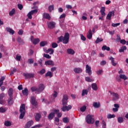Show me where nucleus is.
Here are the masks:
<instances>
[{"label": "nucleus", "instance_id": "obj_62", "mask_svg": "<svg viewBox=\"0 0 128 128\" xmlns=\"http://www.w3.org/2000/svg\"><path fill=\"white\" fill-rule=\"evenodd\" d=\"M44 72H46V70L44 69H42L40 72V74H44Z\"/></svg>", "mask_w": 128, "mask_h": 128}, {"label": "nucleus", "instance_id": "obj_46", "mask_svg": "<svg viewBox=\"0 0 128 128\" xmlns=\"http://www.w3.org/2000/svg\"><path fill=\"white\" fill-rule=\"evenodd\" d=\"M88 91L86 90H84L82 92V96H86V94H88Z\"/></svg>", "mask_w": 128, "mask_h": 128}, {"label": "nucleus", "instance_id": "obj_48", "mask_svg": "<svg viewBox=\"0 0 128 128\" xmlns=\"http://www.w3.org/2000/svg\"><path fill=\"white\" fill-rule=\"evenodd\" d=\"M16 12V10L14 9H12V10L10 12L9 14L10 16H14Z\"/></svg>", "mask_w": 128, "mask_h": 128}, {"label": "nucleus", "instance_id": "obj_35", "mask_svg": "<svg viewBox=\"0 0 128 128\" xmlns=\"http://www.w3.org/2000/svg\"><path fill=\"white\" fill-rule=\"evenodd\" d=\"M54 114H56L54 112H51L48 116V118L49 120H52L54 118Z\"/></svg>", "mask_w": 128, "mask_h": 128}, {"label": "nucleus", "instance_id": "obj_47", "mask_svg": "<svg viewBox=\"0 0 128 128\" xmlns=\"http://www.w3.org/2000/svg\"><path fill=\"white\" fill-rule=\"evenodd\" d=\"M107 118H116V115L114 114H108V116H107Z\"/></svg>", "mask_w": 128, "mask_h": 128}, {"label": "nucleus", "instance_id": "obj_43", "mask_svg": "<svg viewBox=\"0 0 128 128\" xmlns=\"http://www.w3.org/2000/svg\"><path fill=\"white\" fill-rule=\"evenodd\" d=\"M16 60H18V62H20V60L21 58H22V56L20 55L19 54H18L16 56Z\"/></svg>", "mask_w": 128, "mask_h": 128}, {"label": "nucleus", "instance_id": "obj_4", "mask_svg": "<svg viewBox=\"0 0 128 128\" xmlns=\"http://www.w3.org/2000/svg\"><path fill=\"white\" fill-rule=\"evenodd\" d=\"M20 112V118H24V114H26V105L24 104H21Z\"/></svg>", "mask_w": 128, "mask_h": 128}, {"label": "nucleus", "instance_id": "obj_6", "mask_svg": "<svg viewBox=\"0 0 128 128\" xmlns=\"http://www.w3.org/2000/svg\"><path fill=\"white\" fill-rule=\"evenodd\" d=\"M109 92L112 96V100H118L120 98V96L117 93H116L112 91H109Z\"/></svg>", "mask_w": 128, "mask_h": 128}, {"label": "nucleus", "instance_id": "obj_50", "mask_svg": "<svg viewBox=\"0 0 128 128\" xmlns=\"http://www.w3.org/2000/svg\"><path fill=\"white\" fill-rule=\"evenodd\" d=\"M6 111V108L4 107L0 108V112H4Z\"/></svg>", "mask_w": 128, "mask_h": 128}, {"label": "nucleus", "instance_id": "obj_41", "mask_svg": "<svg viewBox=\"0 0 128 128\" xmlns=\"http://www.w3.org/2000/svg\"><path fill=\"white\" fill-rule=\"evenodd\" d=\"M102 40H104L102 38H98L95 41V43L96 44H98L99 42H102Z\"/></svg>", "mask_w": 128, "mask_h": 128}, {"label": "nucleus", "instance_id": "obj_45", "mask_svg": "<svg viewBox=\"0 0 128 128\" xmlns=\"http://www.w3.org/2000/svg\"><path fill=\"white\" fill-rule=\"evenodd\" d=\"M118 122L122 124L124 122V118L122 117H118Z\"/></svg>", "mask_w": 128, "mask_h": 128}, {"label": "nucleus", "instance_id": "obj_57", "mask_svg": "<svg viewBox=\"0 0 128 128\" xmlns=\"http://www.w3.org/2000/svg\"><path fill=\"white\" fill-rule=\"evenodd\" d=\"M102 128H106V122H104V120L102 121Z\"/></svg>", "mask_w": 128, "mask_h": 128}, {"label": "nucleus", "instance_id": "obj_21", "mask_svg": "<svg viewBox=\"0 0 128 128\" xmlns=\"http://www.w3.org/2000/svg\"><path fill=\"white\" fill-rule=\"evenodd\" d=\"M87 38L88 40H92V30H90L88 34H87Z\"/></svg>", "mask_w": 128, "mask_h": 128}, {"label": "nucleus", "instance_id": "obj_19", "mask_svg": "<svg viewBox=\"0 0 128 128\" xmlns=\"http://www.w3.org/2000/svg\"><path fill=\"white\" fill-rule=\"evenodd\" d=\"M4 93H2L0 94V104H4Z\"/></svg>", "mask_w": 128, "mask_h": 128}, {"label": "nucleus", "instance_id": "obj_11", "mask_svg": "<svg viewBox=\"0 0 128 128\" xmlns=\"http://www.w3.org/2000/svg\"><path fill=\"white\" fill-rule=\"evenodd\" d=\"M31 104L34 106H38V102L36 100V98L34 96L31 97Z\"/></svg>", "mask_w": 128, "mask_h": 128}, {"label": "nucleus", "instance_id": "obj_32", "mask_svg": "<svg viewBox=\"0 0 128 128\" xmlns=\"http://www.w3.org/2000/svg\"><path fill=\"white\" fill-rule=\"evenodd\" d=\"M109 60H111L112 66H116V63L114 62V58L112 57H110L109 58Z\"/></svg>", "mask_w": 128, "mask_h": 128}, {"label": "nucleus", "instance_id": "obj_30", "mask_svg": "<svg viewBox=\"0 0 128 128\" xmlns=\"http://www.w3.org/2000/svg\"><path fill=\"white\" fill-rule=\"evenodd\" d=\"M74 72L76 74H80V73L82 72V70L80 68H75L74 69Z\"/></svg>", "mask_w": 128, "mask_h": 128}, {"label": "nucleus", "instance_id": "obj_2", "mask_svg": "<svg viewBox=\"0 0 128 128\" xmlns=\"http://www.w3.org/2000/svg\"><path fill=\"white\" fill-rule=\"evenodd\" d=\"M58 42H63V44H68L70 40V34L68 33H65L64 36H61L58 38Z\"/></svg>", "mask_w": 128, "mask_h": 128}, {"label": "nucleus", "instance_id": "obj_9", "mask_svg": "<svg viewBox=\"0 0 128 128\" xmlns=\"http://www.w3.org/2000/svg\"><path fill=\"white\" fill-rule=\"evenodd\" d=\"M56 22H48V26L49 28H56Z\"/></svg>", "mask_w": 128, "mask_h": 128}, {"label": "nucleus", "instance_id": "obj_12", "mask_svg": "<svg viewBox=\"0 0 128 128\" xmlns=\"http://www.w3.org/2000/svg\"><path fill=\"white\" fill-rule=\"evenodd\" d=\"M45 64L46 66H54V62L52 60H49L45 62Z\"/></svg>", "mask_w": 128, "mask_h": 128}, {"label": "nucleus", "instance_id": "obj_13", "mask_svg": "<svg viewBox=\"0 0 128 128\" xmlns=\"http://www.w3.org/2000/svg\"><path fill=\"white\" fill-rule=\"evenodd\" d=\"M114 16V12H109V13L106 16V18L107 20H112V16Z\"/></svg>", "mask_w": 128, "mask_h": 128}, {"label": "nucleus", "instance_id": "obj_59", "mask_svg": "<svg viewBox=\"0 0 128 128\" xmlns=\"http://www.w3.org/2000/svg\"><path fill=\"white\" fill-rule=\"evenodd\" d=\"M18 8H19V10H22V8H24V6H22V4H18Z\"/></svg>", "mask_w": 128, "mask_h": 128}, {"label": "nucleus", "instance_id": "obj_58", "mask_svg": "<svg viewBox=\"0 0 128 128\" xmlns=\"http://www.w3.org/2000/svg\"><path fill=\"white\" fill-rule=\"evenodd\" d=\"M44 56L46 58H52V56L48 54H44Z\"/></svg>", "mask_w": 128, "mask_h": 128}, {"label": "nucleus", "instance_id": "obj_63", "mask_svg": "<svg viewBox=\"0 0 128 128\" xmlns=\"http://www.w3.org/2000/svg\"><path fill=\"white\" fill-rule=\"evenodd\" d=\"M96 74H98V75L102 74V70H99L97 71Z\"/></svg>", "mask_w": 128, "mask_h": 128}, {"label": "nucleus", "instance_id": "obj_26", "mask_svg": "<svg viewBox=\"0 0 128 128\" xmlns=\"http://www.w3.org/2000/svg\"><path fill=\"white\" fill-rule=\"evenodd\" d=\"M42 116L40 114L37 113L35 116V120L36 122H39Z\"/></svg>", "mask_w": 128, "mask_h": 128}, {"label": "nucleus", "instance_id": "obj_28", "mask_svg": "<svg viewBox=\"0 0 128 128\" xmlns=\"http://www.w3.org/2000/svg\"><path fill=\"white\" fill-rule=\"evenodd\" d=\"M126 50V46H123L119 50V52H124Z\"/></svg>", "mask_w": 128, "mask_h": 128}, {"label": "nucleus", "instance_id": "obj_54", "mask_svg": "<svg viewBox=\"0 0 128 128\" xmlns=\"http://www.w3.org/2000/svg\"><path fill=\"white\" fill-rule=\"evenodd\" d=\"M54 6H48V10L49 12H52V10H54Z\"/></svg>", "mask_w": 128, "mask_h": 128}, {"label": "nucleus", "instance_id": "obj_56", "mask_svg": "<svg viewBox=\"0 0 128 128\" xmlns=\"http://www.w3.org/2000/svg\"><path fill=\"white\" fill-rule=\"evenodd\" d=\"M120 23H117V24H114L113 23L112 24V26H114V28H116V26H120Z\"/></svg>", "mask_w": 128, "mask_h": 128}, {"label": "nucleus", "instance_id": "obj_23", "mask_svg": "<svg viewBox=\"0 0 128 128\" xmlns=\"http://www.w3.org/2000/svg\"><path fill=\"white\" fill-rule=\"evenodd\" d=\"M54 112L55 114H58V118H62V112H60V110H54Z\"/></svg>", "mask_w": 128, "mask_h": 128}, {"label": "nucleus", "instance_id": "obj_49", "mask_svg": "<svg viewBox=\"0 0 128 128\" xmlns=\"http://www.w3.org/2000/svg\"><path fill=\"white\" fill-rule=\"evenodd\" d=\"M86 110V106H84L80 108V112H85Z\"/></svg>", "mask_w": 128, "mask_h": 128}, {"label": "nucleus", "instance_id": "obj_31", "mask_svg": "<svg viewBox=\"0 0 128 128\" xmlns=\"http://www.w3.org/2000/svg\"><path fill=\"white\" fill-rule=\"evenodd\" d=\"M67 52L69 54H74V50L72 49L68 48L67 50Z\"/></svg>", "mask_w": 128, "mask_h": 128}, {"label": "nucleus", "instance_id": "obj_7", "mask_svg": "<svg viewBox=\"0 0 128 128\" xmlns=\"http://www.w3.org/2000/svg\"><path fill=\"white\" fill-rule=\"evenodd\" d=\"M30 40L34 44H36L40 42V38H34V36H31Z\"/></svg>", "mask_w": 128, "mask_h": 128}, {"label": "nucleus", "instance_id": "obj_25", "mask_svg": "<svg viewBox=\"0 0 128 128\" xmlns=\"http://www.w3.org/2000/svg\"><path fill=\"white\" fill-rule=\"evenodd\" d=\"M8 104L12 106L14 104V98L12 97H10L8 100Z\"/></svg>", "mask_w": 128, "mask_h": 128}, {"label": "nucleus", "instance_id": "obj_29", "mask_svg": "<svg viewBox=\"0 0 128 128\" xmlns=\"http://www.w3.org/2000/svg\"><path fill=\"white\" fill-rule=\"evenodd\" d=\"M93 106L95 108H100V102H94L93 103Z\"/></svg>", "mask_w": 128, "mask_h": 128}, {"label": "nucleus", "instance_id": "obj_53", "mask_svg": "<svg viewBox=\"0 0 128 128\" xmlns=\"http://www.w3.org/2000/svg\"><path fill=\"white\" fill-rule=\"evenodd\" d=\"M62 120H63L64 122H65L66 124H68V122H69L68 118H64Z\"/></svg>", "mask_w": 128, "mask_h": 128}, {"label": "nucleus", "instance_id": "obj_22", "mask_svg": "<svg viewBox=\"0 0 128 128\" xmlns=\"http://www.w3.org/2000/svg\"><path fill=\"white\" fill-rule=\"evenodd\" d=\"M106 12V8L102 7L100 8V12L102 16H106V12Z\"/></svg>", "mask_w": 128, "mask_h": 128}, {"label": "nucleus", "instance_id": "obj_39", "mask_svg": "<svg viewBox=\"0 0 128 128\" xmlns=\"http://www.w3.org/2000/svg\"><path fill=\"white\" fill-rule=\"evenodd\" d=\"M40 46H46L48 44V42L46 41H42L40 44Z\"/></svg>", "mask_w": 128, "mask_h": 128}, {"label": "nucleus", "instance_id": "obj_15", "mask_svg": "<svg viewBox=\"0 0 128 128\" xmlns=\"http://www.w3.org/2000/svg\"><path fill=\"white\" fill-rule=\"evenodd\" d=\"M44 52H46V54H52L54 52V51L52 48H48V50L44 49Z\"/></svg>", "mask_w": 128, "mask_h": 128}, {"label": "nucleus", "instance_id": "obj_51", "mask_svg": "<svg viewBox=\"0 0 128 128\" xmlns=\"http://www.w3.org/2000/svg\"><path fill=\"white\" fill-rule=\"evenodd\" d=\"M85 80H86V82H94V79L90 78L89 77H86L85 78Z\"/></svg>", "mask_w": 128, "mask_h": 128}, {"label": "nucleus", "instance_id": "obj_44", "mask_svg": "<svg viewBox=\"0 0 128 128\" xmlns=\"http://www.w3.org/2000/svg\"><path fill=\"white\" fill-rule=\"evenodd\" d=\"M46 76H50V78H52V73L50 72H48L46 74Z\"/></svg>", "mask_w": 128, "mask_h": 128}, {"label": "nucleus", "instance_id": "obj_10", "mask_svg": "<svg viewBox=\"0 0 128 128\" xmlns=\"http://www.w3.org/2000/svg\"><path fill=\"white\" fill-rule=\"evenodd\" d=\"M23 76L26 78H30L34 76V74H28V73H24Z\"/></svg>", "mask_w": 128, "mask_h": 128}, {"label": "nucleus", "instance_id": "obj_33", "mask_svg": "<svg viewBox=\"0 0 128 128\" xmlns=\"http://www.w3.org/2000/svg\"><path fill=\"white\" fill-rule=\"evenodd\" d=\"M109 60H111L112 66H116V63L114 62V58L112 57H110L109 58Z\"/></svg>", "mask_w": 128, "mask_h": 128}, {"label": "nucleus", "instance_id": "obj_36", "mask_svg": "<svg viewBox=\"0 0 128 128\" xmlns=\"http://www.w3.org/2000/svg\"><path fill=\"white\" fill-rule=\"evenodd\" d=\"M92 88L94 90H98V86H96V84H92Z\"/></svg>", "mask_w": 128, "mask_h": 128}, {"label": "nucleus", "instance_id": "obj_38", "mask_svg": "<svg viewBox=\"0 0 128 128\" xmlns=\"http://www.w3.org/2000/svg\"><path fill=\"white\" fill-rule=\"evenodd\" d=\"M66 16V15L64 14H63L62 15H60V21L62 22V18H64ZM64 19H63L62 22H64Z\"/></svg>", "mask_w": 128, "mask_h": 128}, {"label": "nucleus", "instance_id": "obj_5", "mask_svg": "<svg viewBox=\"0 0 128 128\" xmlns=\"http://www.w3.org/2000/svg\"><path fill=\"white\" fill-rule=\"evenodd\" d=\"M86 120L87 124H92L94 122V116L92 115L88 114L86 118Z\"/></svg>", "mask_w": 128, "mask_h": 128}, {"label": "nucleus", "instance_id": "obj_60", "mask_svg": "<svg viewBox=\"0 0 128 128\" xmlns=\"http://www.w3.org/2000/svg\"><path fill=\"white\" fill-rule=\"evenodd\" d=\"M55 122H56L55 123L58 126V122H60V119L58 118H55Z\"/></svg>", "mask_w": 128, "mask_h": 128}, {"label": "nucleus", "instance_id": "obj_20", "mask_svg": "<svg viewBox=\"0 0 128 128\" xmlns=\"http://www.w3.org/2000/svg\"><path fill=\"white\" fill-rule=\"evenodd\" d=\"M43 18L50 20V16L48 13H44L43 14Z\"/></svg>", "mask_w": 128, "mask_h": 128}, {"label": "nucleus", "instance_id": "obj_8", "mask_svg": "<svg viewBox=\"0 0 128 128\" xmlns=\"http://www.w3.org/2000/svg\"><path fill=\"white\" fill-rule=\"evenodd\" d=\"M36 12H38V10L36 9L34 10H32L28 14V18L32 20V15L34 14H36Z\"/></svg>", "mask_w": 128, "mask_h": 128}, {"label": "nucleus", "instance_id": "obj_24", "mask_svg": "<svg viewBox=\"0 0 128 128\" xmlns=\"http://www.w3.org/2000/svg\"><path fill=\"white\" fill-rule=\"evenodd\" d=\"M22 93L24 96H26L28 94V88H25L24 90H22Z\"/></svg>", "mask_w": 128, "mask_h": 128}, {"label": "nucleus", "instance_id": "obj_27", "mask_svg": "<svg viewBox=\"0 0 128 128\" xmlns=\"http://www.w3.org/2000/svg\"><path fill=\"white\" fill-rule=\"evenodd\" d=\"M6 32H10V34H14V30L11 28H6Z\"/></svg>", "mask_w": 128, "mask_h": 128}, {"label": "nucleus", "instance_id": "obj_55", "mask_svg": "<svg viewBox=\"0 0 128 128\" xmlns=\"http://www.w3.org/2000/svg\"><path fill=\"white\" fill-rule=\"evenodd\" d=\"M120 44H126V41L124 40H121L120 42Z\"/></svg>", "mask_w": 128, "mask_h": 128}, {"label": "nucleus", "instance_id": "obj_61", "mask_svg": "<svg viewBox=\"0 0 128 128\" xmlns=\"http://www.w3.org/2000/svg\"><path fill=\"white\" fill-rule=\"evenodd\" d=\"M80 38H81V40H86V37H84V35L82 34H80Z\"/></svg>", "mask_w": 128, "mask_h": 128}, {"label": "nucleus", "instance_id": "obj_14", "mask_svg": "<svg viewBox=\"0 0 128 128\" xmlns=\"http://www.w3.org/2000/svg\"><path fill=\"white\" fill-rule=\"evenodd\" d=\"M86 72H88L89 76L92 74V68L88 65H86Z\"/></svg>", "mask_w": 128, "mask_h": 128}, {"label": "nucleus", "instance_id": "obj_16", "mask_svg": "<svg viewBox=\"0 0 128 128\" xmlns=\"http://www.w3.org/2000/svg\"><path fill=\"white\" fill-rule=\"evenodd\" d=\"M56 96H58V92L54 91V94L51 96V102H54Z\"/></svg>", "mask_w": 128, "mask_h": 128}, {"label": "nucleus", "instance_id": "obj_37", "mask_svg": "<svg viewBox=\"0 0 128 128\" xmlns=\"http://www.w3.org/2000/svg\"><path fill=\"white\" fill-rule=\"evenodd\" d=\"M120 78H122V80H128V77L124 74H120Z\"/></svg>", "mask_w": 128, "mask_h": 128}, {"label": "nucleus", "instance_id": "obj_40", "mask_svg": "<svg viewBox=\"0 0 128 128\" xmlns=\"http://www.w3.org/2000/svg\"><path fill=\"white\" fill-rule=\"evenodd\" d=\"M102 50H108V52L110 51V47H108L106 46H104L102 47Z\"/></svg>", "mask_w": 128, "mask_h": 128}, {"label": "nucleus", "instance_id": "obj_3", "mask_svg": "<svg viewBox=\"0 0 128 128\" xmlns=\"http://www.w3.org/2000/svg\"><path fill=\"white\" fill-rule=\"evenodd\" d=\"M44 90V85L41 84L39 85L38 88H36V86L31 88L32 92H36V94H38L40 92H42V90Z\"/></svg>", "mask_w": 128, "mask_h": 128}, {"label": "nucleus", "instance_id": "obj_64", "mask_svg": "<svg viewBox=\"0 0 128 128\" xmlns=\"http://www.w3.org/2000/svg\"><path fill=\"white\" fill-rule=\"evenodd\" d=\"M28 62L29 64H34V60L33 59H28Z\"/></svg>", "mask_w": 128, "mask_h": 128}, {"label": "nucleus", "instance_id": "obj_1", "mask_svg": "<svg viewBox=\"0 0 128 128\" xmlns=\"http://www.w3.org/2000/svg\"><path fill=\"white\" fill-rule=\"evenodd\" d=\"M68 95H64L62 100L63 107L62 108V112H66V110L68 111L70 110H72V106L69 105L68 106H66V104H68Z\"/></svg>", "mask_w": 128, "mask_h": 128}, {"label": "nucleus", "instance_id": "obj_42", "mask_svg": "<svg viewBox=\"0 0 128 128\" xmlns=\"http://www.w3.org/2000/svg\"><path fill=\"white\" fill-rule=\"evenodd\" d=\"M4 125L6 126H12V123L10 121H6L4 122Z\"/></svg>", "mask_w": 128, "mask_h": 128}, {"label": "nucleus", "instance_id": "obj_17", "mask_svg": "<svg viewBox=\"0 0 128 128\" xmlns=\"http://www.w3.org/2000/svg\"><path fill=\"white\" fill-rule=\"evenodd\" d=\"M8 94L10 98H13L14 96V90L12 88H10L8 90Z\"/></svg>", "mask_w": 128, "mask_h": 128}, {"label": "nucleus", "instance_id": "obj_18", "mask_svg": "<svg viewBox=\"0 0 128 128\" xmlns=\"http://www.w3.org/2000/svg\"><path fill=\"white\" fill-rule=\"evenodd\" d=\"M34 124V122L32 120H30L28 122L25 126L26 128H30V126Z\"/></svg>", "mask_w": 128, "mask_h": 128}, {"label": "nucleus", "instance_id": "obj_34", "mask_svg": "<svg viewBox=\"0 0 128 128\" xmlns=\"http://www.w3.org/2000/svg\"><path fill=\"white\" fill-rule=\"evenodd\" d=\"M114 106L116 108H113V112H118V108H120V106H118V104H114Z\"/></svg>", "mask_w": 128, "mask_h": 128}, {"label": "nucleus", "instance_id": "obj_52", "mask_svg": "<svg viewBox=\"0 0 128 128\" xmlns=\"http://www.w3.org/2000/svg\"><path fill=\"white\" fill-rule=\"evenodd\" d=\"M52 46L53 48H56L58 46V44L54 42L52 44Z\"/></svg>", "mask_w": 128, "mask_h": 128}]
</instances>
